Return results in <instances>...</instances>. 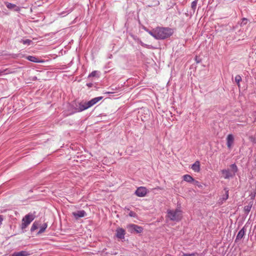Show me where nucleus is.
<instances>
[{"label": "nucleus", "mask_w": 256, "mask_h": 256, "mask_svg": "<svg viewBox=\"0 0 256 256\" xmlns=\"http://www.w3.org/2000/svg\"><path fill=\"white\" fill-rule=\"evenodd\" d=\"M96 71H94L92 72H91V74L89 75V77H94V76H95L96 75Z\"/></svg>", "instance_id": "nucleus-29"}, {"label": "nucleus", "mask_w": 256, "mask_h": 256, "mask_svg": "<svg viewBox=\"0 0 256 256\" xmlns=\"http://www.w3.org/2000/svg\"><path fill=\"white\" fill-rule=\"evenodd\" d=\"M72 215L76 220L84 218L86 216V213L84 210H78L72 212Z\"/></svg>", "instance_id": "nucleus-7"}, {"label": "nucleus", "mask_w": 256, "mask_h": 256, "mask_svg": "<svg viewBox=\"0 0 256 256\" xmlns=\"http://www.w3.org/2000/svg\"><path fill=\"white\" fill-rule=\"evenodd\" d=\"M128 215L130 216V217H134V218H135L136 216V212H132V211H130L129 214H128Z\"/></svg>", "instance_id": "nucleus-27"}, {"label": "nucleus", "mask_w": 256, "mask_h": 256, "mask_svg": "<svg viewBox=\"0 0 256 256\" xmlns=\"http://www.w3.org/2000/svg\"><path fill=\"white\" fill-rule=\"evenodd\" d=\"M224 190L226 192V194L222 198L223 200H226L228 198V189L227 188H225Z\"/></svg>", "instance_id": "nucleus-23"}, {"label": "nucleus", "mask_w": 256, "mask_h": 256, "mask_svg": "<svg viewBox=\"0 0 256 256\" xmlns=\"http://www.w3.org/2000/svg\"><path fill=\"white\" fill-rule=\"evenodd\" d=\"M34 216L32 214H28L25 216L22 220V224L21 226L22 228H26L34 219Z\"/></svg>", "instance_id": "nucleus-4"}, {"label": "nucleus", "mask_w": 256, "mask_h": 256, "mask_svg": "<svg viewBox=\"0 0 256 256\" xmlns=\"http://www.w3.org/2000/svg\"><path fill=\"white\" fill-rule=\"evenodd\" d=\"M125 234V230L122 228H119L116 230V236L118 238L124 239V238Z\"/></svg>", "instance_id": "nucleus-8"}, {"label": "nucleus", "mask_w": 256, "mask_h": 256, "mask_svg": "<svg viewBox=\"0 0 256 256\" xmlns=\"http://www.w3.org/2000/svg\"><path fill=\"white\" fill-rule=\"evenodd\" d=\"M192 168L195 172H198L200 170V164L199 161H196L192 166Z\"/></svg>", "instance_id": "nucleus-14"}, {"label": "nucleus", "mask_w": 256, "mask_h": 256, "mask_svg": "<svg viewBox=\"0 0 256 256\" xmlns=\"http://www.w3.org/2000/svg\"><path fill=\"white\" fill-rule=\"evenodd\" d=\"M72 11V9H70L68 10L66 12H62V13H60V15L62 16V15L63 14H69Z\"/></svg>", "instance_id": "nucleus-30"}, {"label": "nucleus", "mask_w": 256, "mask_h": 256, "mask_svg": "<svg viewBox=\"0 0 256 256\" xmlns=\"http://www.w3.org/2000/svg\"><path fill=\"white\" fill-rule=\"evenodd\" d=\"M5 4L6 7L10 10H14L15 11L20 10V8L14 4L8 2H5Z\"/></svg>", "instance_id": "nucleus-11"}, {"label": "nucleus", "mask_w": 256, "mask_h": 256, "mask_svg": "<svg viewBox=\"0 0 256 256\" xmlns=\"http://www.w3.org/2000/svg\"><path fill=\"white\" fill-rule=\"evenodd\" d=\"M28 60L31 61V62H36V58L34 56H28Z\"/></svg>", "instance_id": "nucleus-26"}, {"label": "nucleus", "mask_w": 256, "mask_h": 256, "mask_svg": "<svg viewBox=\"0 0 256 256\" xmlns=\"http://www.w3.org/2000/svg\"><path fill=\"white\" fill-rule=\"evenodd\" d=\"M141 44H142V46L144 45V44L143 43H142V42H141Z\"/></svg>", "instance_id": "nucleus-38"}, {"label": "nucleus", "mask_w": 256, "mask_h": 256, "mask_svg": "<svg viewBox=\"0 0 256 256\" xmlns=\"http://www.w3.org/2000/svg\"><path fill=\"white\" fill-rule=\"evenodd\" d=\"M144 30L145 31H146V32H148H148H150V30H148L147 28H145V27L144 28Z\"/></svg>", "instance_id": "nucleus-34"}, {"label": "nucleus", "mask_w": 256, "mask_h": 256, "mask_svg": "<svg viewBox=\"0 0 256 256\" xmlns=\"http://www.w3.org/2000/svg\"><path fill=\"white\" fill-rule=\"evenodd\" d=\"M248 20L246 18H244L242 20V24H246L247 23Z\"/></svg>", "instance_id": "nucleus-32"}, {"label": "nucleus", "mask_w": 256, "mask_h": 256, "mask_svg": "<svg viewBox=\"0 0 256 256\" xmlns=\"http://www.w3.org/2000/svg\"><path fill=\"white\" fill-rule=\"evenodd\" d=\"M106 94H112V92H106Z\"/></svg>", "instance_id": "nucleus-37"}, {"label": "nucleus", "mask_w": 256, "mask_h": 256, "mask_svg": "<svg viewBox=\"0 0 256 256\" xmlns=\"http://www.w3.org/2000/svg\"><path fill=\"white\" fill-rule=\"evenodd\" d=\"M30 254L25 250H22L19 252H15L12 254L10 256H28Z\"/></svg>", "instance_id": "nucleus-13"}, {"label": "nucleus", "mask_w": 256, "mask_h": 256, "mask_svg": "<svg viewBox=\"0 0 256 256\" xmlns=\"http://www.w3.org/2000/svg\"><path fill=\"white\" fill-rule=\"evenodd\" d=\"M168 217L172 221H179L182 218V212L179 209L168 210Z\"/></svg>", "instance_id": "nucleus-3"}, {"label": "nucleus", "mask_w": 256, "mask_h": 256, "mask_svg": "<svg viewBox=\"0 0 256 256\" xmlns=\"http://www.w3.org/2000/svg\"><path fill=\"white\" fill-rule=\"evenodd\" d=\"M182 256H199V254L197 252H194L192 254L183 253Z\"/></svg>", "instance_id": "nucleus-24"}, {"label": "nucleus", "mask_w": 256, "mask_h": 256, "mask_svg": "<svg viewBox=\"0 0 256 256\" xmlns=\"http://www.w3.org/2000/svg\"><path fill=\"white\" fill-rule=\"evenodd\" d=\"M38 223H37L36 222H34L31 227L30 230L32 232L36 230L38 228Z\"/></svg>", "instance_id": "nucleus-21"}, {"label": "nucleus", "mask_w": 256, "mask_h": 256, "mask_svg": "<svg viewBox=\"0 0 256 256\" xmlns=\"http://www.w3.org/2000/svg\"><path fill=\"white\" fill-rule=\"evenodd\" d=\"M251 206H246L244 207V210L246 211L249 212L250 210Z\"/></svg>", "instance_id": "nucleus-31"}, {"label": "nucleus", "mask_w": 256, "mask_h": 256, "mask_svg": "<svg viewBox=\"0 0 256 256\" xmlns=\"http://www.w3.org/2000/svg\"><path fill=\"white\" fill-rule=\"evenodd\" d=\"M103 98L102 96H98L88 101V104L90 108L96 104L98 102L101 100Z\"/></svg>", "instance_id": "nucleus-10"}, {"label": "nucleus", "mask_w": 256, "mask_h": 256, "mask_svg": "<svg viewBox=\"0 0 256 256\" xmlns=\"http://www.w3.org/2000/svg\"><path fill=\"white\" fill-rule=\"evenodd\" d=\"M242 80V78L240 75H236L235 76V81L237 83V84L238 87L240 86V82Z\"/></svg>", "instance_id": "nucleus-19"}, {"label": "nucleus", "mask_w": 256, "mask_h": 256, "mask_svg": "<svg viewBox=\"0 0 256 256\" xmlns=\"http://www.w3.org/2000/svg\"><path fill=\"white\" fill-rule=\"evenodd\" d=\"M234 142V137L232 134H229L226 137V145L228 149H231Z\"/></svg>", "instance_id": "nucleus-9"}, {"label": "nucleus", "mask_w": 256, "mask_h": 256, "mask_svg": "<svg viewBox=\"0 0 256 256\" xmlns=\"http://www.w3.org/2000/svg\"><path fill=\"white\" fill-rule=\"evenodd\" d=\"M148 34L152 36L153 38L156 40V28L152 30H150L148 32Z\"/></svg>", "instance_id": "nucleus-18"}, {"label": "nucleus", "mask_w": 256, "mask_h": 256, "mask_svg": "<svg viewBox=\"0 0 256 256\" xmlns=\"http://www.w3.org/2000/svg\"><path fill=\"white\" fill-rule=\"evenodd\" d=\"M48 226V225L46 224H44L40 228V230L38 232V234H40V233H42L43 232H44L45 230L46 229V228H47Z\"/></svg>", "instance_id": "nucleus-20"}, {"label": "nucleus", "mask_w": 256, "mask_h": 256, "mask_svg": "<svg viewBox=\"0 0 256 256\" xmlns=\"http://www.w3.org/2000/svg\"><path fill=\"white\" fill-rule=\"evenodd\" d=\"M193 183L194 185L198 186L199 188H202V185L198 181L194 180Z\"/></svg>", "instance_id": "nucleus-25"}, {"label": "nucleus", "mask_w": 256, "mask_h": 256, "mask_svg": "<svg viewBox=\"0 0 256 256\" xmlns=\"http://www.w3.org/2000/svg\"><path fill=\"white\" fill-rule=\"evenodd\" d=\"M20 42L24 44H27L30 45V43L32 42V41L30 40L26 39V40H22Z\"/></svg>", "instance_id": "nucleus-22"}, {"label": "nucleus", "mask_w": 256, "mask_h": 256, "mask_svg": "<svg viewBox=\"0 0 256 256\" xmlns=\"http://www.w3.org/2000/svg\"><path fill=\"white\" fill-rule=\"evenodd\" d=\"M183 180L188 182H193L194 179L189 174H185L183 176Z\"/></svg>", "instance_id": "nucleus-16"}, {"label": "nucleus", "mask_w": 256, "mask_h": 256, "mask_svg": "<svg viewBox=\"0 0 256 256\" xmlns=\"http://www.w3.org/2000/svg\"><path fill=\"white\" fill-rule=\"evenodd\" d=\"M245 234V230L244 228H242L238 232V234L236 236V240H241Z\"/></svg>", "instance_id": "nucleus-15"}, {"label": "nucleus", "mask_w": 256, "mask_h": 256, "mask_svg": "<svg viewBox=\"0 0 256 256\" xmlns=\"http://www.w3.org/2000/svg\"><path fill=\"white\" fill-rule=\"evenodd\" d=\"M90 106L88 104V102H85L84 104L80 103L78 104V112H82L85 110L89 108Z\"/></svg>", "instance_id": "nucleus-12"}, {"label": "nucleus", "mask_w": 256, "mask_h": 256, "mask_svg": "<svg viewBox=\"0 0 256 256\" xmlns=\"http://www.w3.org/2000/svg\"><path fill=\"white\" fill-rule=\"evenodd\" d=\"M128 228L132 232L133 231L136 233H141L143 228L142 227L134 224H130L128 226Z\"/></svg>", "instance_id": "nucleus-6"}, {"label": "nucleus", "mask_w": 256, "mask_h": 256, "mask_svg": "<svg viewBox=\"0 0 256 256\" xmlns=\"http://www.w3.org/2000/svg\"><path fill=\"white\" fill-rule=\"evenodd\" d=\"M2 220H3L2 216L0 215V225L2 224Z\"/></svg>", "instance_id": "nucleus-33"}, {"label": "nucleus", "mask_w": 256, "mask_h": 256, "mask_svg": "<svg viewBox=\"0 0 256 256\" xmlns=\"http://www.w3.org/2000/svg\"><path fill=\"white\" fill-rule=\"evenodd\" d=\"M197 2L196 0H194L192 2V9H195L196 6Z\"/></svg>", "instance_id": "nucleus-28"}, {"label": "nucleus", "mask_w": 256, "mask_h": 256, "mask_svg": "<svg viewBox=\"0 0 256 256\" xmlns=\"http://www.w3.org/2000/svg\"><path fill=\"white\" fill-rule=\"evenodd\" d=\"M155 189H156V190H161L162 188L158 186V187L155 188Z\"/></svg>", "instance_id": "nucleus-35"}, {"label": "nucleus", "mask_w": 256, "mask_h": 256, "mask_svg": "<svg viewBox=\"0 0 256 256\" xmlns=\"http://www.w3.org/2000/svg\"><path fill=\"white\" fill-rule=\"evenodd\" d=\"M156 40H164L171 36L174 31L169 28H156Z\"/></svg>", "instance_id": "nucleus-1"}, {"label": "nucleus", "mask_w": 256, "mask_h": 256, "mask_svg": "<svg viewBox=\"0 0 256 256\" xmlns=\"http://www.w3.org/2000/svg\"><path fill=\"white\" fill-rule=\"evenodd\" d=\"M87 86H88L90 87V86H92V84H87Z\"/></svg>", "instance_id": "nucleus-36"}, {"label": "nucleus", "mask_w": 256, "mask_h": 256, "mask_svg": "<svg viewBox=\"0 0 256 256\" xmlns=\"http://www.w3.org/2000/svg\"><path fill=\"white\" fill-rule=\"evenodd\" d=\"M230 169H224L222 170L221 172L222 176L225 179H228L233 178L236 173L238 172V168L235 164H232L230 166Z\"/></svg>", "instance_id": "nucleus-2"}, {"label": "nucleus", "mask_w": 256, "mask_h": 256, "mask_svg": "<svg viewBox=\"0 0 256 256\" xmlns=\"http://www.w3.org/2000/svg\"><path fill=\"white\" fill-rule=\"evenodd\" d=\"M12 73V72L8 69H6L4 70H0V76L3 74H8Z\"/></svg>", "instance_id": "nucleus-17"}, {"label": "nucleus", "mask_w": 256, "mask_h": 256, "mask_svg": "<svg viewBox=\"0 0 256 256\" xmlns=\"http://www.w3.org/2000/svg\"><path fill=\"white\" fill-rule=\"evenodd\" d=\"M147 193L146 188L145 187L140 186L135 192V194L139 197L144 196Z\"/></svg>", "instance_id": "nucleus-5"}]
</instances>
